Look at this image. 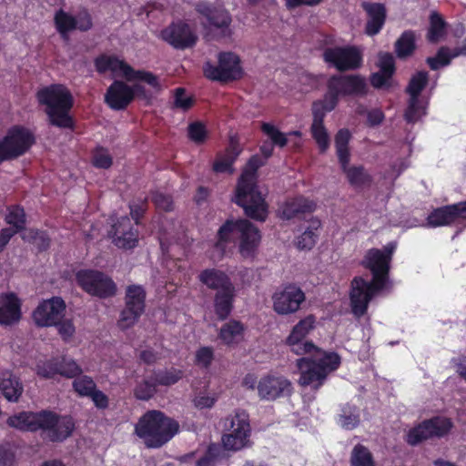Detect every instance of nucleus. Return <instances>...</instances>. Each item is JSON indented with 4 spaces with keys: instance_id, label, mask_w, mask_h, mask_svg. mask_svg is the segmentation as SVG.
<instances>
[{
    "instance_id": "nucleus-35",
    "label": "nucleus",
    "mask_w": 466,
    "mask_h": 466,
    "mask_svg": "<svg viewBox=\"0 0 466 466\" xmlns=\"http://www.w3.org/2000/svg\"><path fill=\"white\" fill-rule=\"evenodd\" d=\"M320 228V220L311 218L309 221V227L305 228L302 235L298 237L297 246L300 250H309L319 239V229Z\"/></svg>"
},
{
    "instance_id": "nucleus-47",
    "label": "nucleus",
    "mask_w": 466,
    "mask_h": 466,
    "mask_svg": "<svg viewBox=\"0 0 466 466\" xmlns=\"http://www.w3.org/2000/svg\"><path fill=\"white\" fill-rule=\"evenodd\" d=\"M73 387L74 390L80 397H85L94 393L96 390H99L96 389L94 380L87 375H78L76 377Z\"/></svg>"
},
{
    "instance_id": "nucleus-25",
    "label": "nucleus",
    "mask_w": 466,
    "mask_h": 466,
    "mask_svg": "<svg viewBox=\"0 0 466 466\" xmlns=\"http://www.w3.org/2000/svg\"><path fill=\"white\" fill-rule=\"evenodd\" d=\"M115 246L125 250L132 249L138 244V230L127 216L120 217L108 231Z\"/></svg>"
},
{
    "instance_id": "nucleus-50",
    "label": "nucleus",
    "mask_w": 466,
    "mask_h": 466,
    "mask_svg": "<svg viewBox=\"0 0 466 466\" xmlns=\"http://www.w3.org/2000/svg\"><path fill=\"white\" fill-rule=\"evenodd\" d=\"M91 164L96 168L107 169L113 165V157L110 156L107 148L97 147L91 156Z\"/></svg>"
},
{
    "instance_id": "nucleus-1",
    "label": "nucleus",
    "mask_w": 466,
    "mask_h": 466,
    "mask_svg": "<svg viewBox=\"0 0 466 466\" xmlns=\"http://www.w3.org/2000/svg\"><path fill=\"white\" fill-rule=\"evenodd\" d=\"M368 94L367 80L361 75L335 74L327 81V92L323 98L315 100L311 106V136L317 143L319 153H325L329 147L328 130L324 127V118L339 105L341 97H364Z\"/></svg>"
},
{
    "instance_id": "nucleus-32",
    "label": "nucleus",
    "mask_w": 466,
    "mask_h": 466,
    "mask_svg": "<svg viewBox=\"0 0 466 466\" xmlns=\"http://www.w3.org/2000/svg\"><path fill=\"white\" fill-rule=\"evenodd\" d=\"M0 390L4 398L10 402H16L23 392L22 383L9 370H0Z\"/></svg>"
},
{
    "instance_id": "nucleus-44",
    "label": "nucleus",
    "mask_w": 466,
    "mask_h": 466,
    "mask_svg": "<svg viewBox=\"0 0 466 466\" xmlns=\"http://www.w3.org/2000/svg\"><path fill=\"white\" fill-rule=\"evenodd\" d=\"M58 365L57 357L40 360L35 364V374L40 379H55L56 375H57Z\"/></svg>"
},
{
    "instance_id": "nucleus-51",
    "label": "nucleus",
    "mask_w": 466,
    "mask_h": 466,
    "mask_svg": "<svg viewBox=\"0 0 466 466\" xmlns=\"http://www.w3.org/2000/svg\"><path fill=\"white\" fill-rule=\"evenodd\" d=\"M173 97V107L184 112L191 109L193 105L196 103V100L192 96H187V90L183 87L174 89Z\"/></svg>"
},
{
    "instance_id": "nucleus-26",
    "label": "nucleus",
    "mask_w": 466,
    "mask_h": 466,
    "mask_svg": "<svg viewBox=\"0 0 466 466\" xmlns=\"http://www.w3.org/2000/svg\"><path fill=\"white\" fill-rule=\"evenodd\" d=\"M459 219H466V201L436 208L427 216V225L436 228L454 224Z\"/></svg>"
},
{
    "instance_id": "nucleus-21",
    "label": "nucleus",
    "mask_w": 466,
    "mask_h": 466,
    "mask_svg": "<svg viewBox=\"0 0 466 466\" xmlns=\"http://www.w3.org/2000/svg\"><path fill=\"white\" fill-rule=\"evenodd\" d=\"M66 302L60 297L44 299L32 312V319L37 327H53L63 319Z\"/></svg>"
},
{
    "instance_id": "nucleus-38",
    "label": "nucleus",
    "mask_w": 466,
    "mask_h": 466,
    "mask_svg": "<svg viewBox=\"0 0 466 466\" xmlns=\"http://www.w3.org/2000/svg\"><path fill=\"white\" fill-rule=\"evenodd\" d=\"M182 370L172 367L169 370H157L154 371L152 380L158 386L170 387L179 381L183 378Z\"/></svg>"
},
{
    "instance_id": "nucleus-8",
    "label": "nucleus",
    "mask_w": 466,
    "mask_h": 466,
    "mask_svg": "<svg viewBox=\"0 0 466 466\" xmlns=\"http://www.w3.org/2000/svg\"><path fill=\"white\" fill-rule=\"evenodd\" d=\"M134 431L147 448L158 449L177 433L178 423L161 410H148L139 417Z\"/></svg>"
},
{
    "instance_id": "nucleus-12",
    "label": "nucleus",
    "mask_w": 466,
    "mask_h": 466,
    "mask_svg": "<svg viewBox=\"0 0 466 466\" xmlns=\"http://www.w3.org/2000/svg\"><path fill=\"white\" fill-rule=\"evenodd\" d=\"M218 64L206 61L202 66L203 76L208 80L229 83L240 80L245 72L242 69L240 56L232 52H219L217 55Z\"/></svg>"
},
{
    "instance_id": "nucleus-24",
    "label": "nucleus",
    "mask_w": 466,
    "mask_h": 466,
    "mask_svg": "<svg viewBox=\"0 0 466 466\" xmlns=\"http://www.w3.org/2000/svg\"><path fill=\"white\" fill-rule=\"evenodd\" d=\"M257 391L261 400H275L289 397L292 392L291 382L283 375L268 374L260 378Z\"/></svg>"
},
{
    "instance_id": "nucleus-59",
    "label": "nucleus",
    "mask_w": 466,
    "mask_h": 466,
    "mask_svg": "<svg viewBox=\"0 0 466 466\" xmlns=\"http://www.w3.org/2000/svg\"><path fill=\"white\" fill-rule=\"evenodd\" d=\"M192 402L198 410L211 409L217 403V396L214 394L198 393L193 398Z\"/></svg>"
},
{
    "instance_id": "nucleus-42",
    "label": "nucleus",
    "mask_w": 466,
    "mask_h": 466,
    "mask_svg": "<svg viewBox=\"0 0 466 466\" xmlns=\"http://www.w3.org/2000/svg\"><path fill=\"white\" fill-rule=\"evenodd\" d=\"M427 84L428 73L424 70L419 71L413 74L410 82H408L406 94L410 95V97H420Z\"/></svg>"
},
{
    "instance_id": "nucleus-60",
    "label": "nucleus",
    "mask_w": 466,
    "mask_h": 466,
    "mask_svg": "<svg viewBox=\"0 0 466 466\" xmlns=\"http://www.w3.org/2000/svg\"><path fill=\"white\" fill-rule=\"evenodd\" d=\"M392 76L393 75L387 73H373L370 76V84L376 89L389 88L391 86Z\"/></svg>"
},
{
    "instance_id": "nucleus-4",
    "label": "nucleus",
    "mask_w": 466,
    "mask_h": 466,
    "mask_svg": "<svg viewBox=\"0 0 466 466\" xmlns=\"http://www.w3.org/2000/svg\"><path fill=\"white\" fill-rule=\"evenodd\" d=\"M266 163L258 155L250 157L244 171L237 180L234 203L244 209V214L251 220L264 222L268 217V204L257 185V171Z\"/></svg>"
},
{
    "instance_id": "nucleus-18",
    "label": "nucleus",
    "mask_w": 466,
    "mask_h": 466,
    "mask_svg": "<svg viewBox=\"0 0 466 466\" xmlns=\"http://www.w3.org/2000/svg\"><path fill=\"white\" fill-rule=\"evenodd\" d=\"M196 11L206 18L205 27L216 39L230 37L232 19L226 9H218L209 3L200 2L196 5Z\"/></svg>"
},
{
    "instance_id": "nucleus-20",
    "label": "nucleus",
    "mask_w": 466,
    "mask_h": 466,
    "mask_svg": "<svg viewBox=\"0 0 466 466\" xmlns=\"http://www.w3.org/2000/svg\"><path fill=\"white\" fill-rule=\"evenodd\" d=\"M305 299L304 291L293 283L285 285L271 296L273 309L279 316H289L299 311Z\"/></svg>"
},
{
    "instance_id": "nucleus-23",
    "label": "nucleus",
    "mask_w": 466,
    "mask_h": 466,
    "mask_svg": "<svg viewBox=\"0 0 466 466\" xmlns=\"http://www.w3.org/2000/svg\"><path fill=\"white\" fill-rule=\"evenodd\" d=\"M165 43L177 50H187L196 46L198 36L187 23L183 21L172 22L161 32Z\"/></svg>"
},
{
    "instance_id": "nucleus-49",
    "label": "nucleus",
    "mask_w": 466,
    "mask_h": 466,
    "mask_svg": "<svg viewBox=\"0 0 466 466\" xmlns=\"http://www.w3.org/2000/svg\"><path fill=\"white\" fill-rule=\"evenodd\" d=\"M27 238H29V242L35 245V248L39 252H45L50 248L51 238L45 230L30 228Z\"/></svg>"
},
{
    "instance_id": "nucleus-3",
    "label": "nucleus",
    "mask_w": 466,
    "mask_h": 466,
    "mask_svg": "<svg viewBox=\"0 0 466 466\" xmlns=\"http://www.w3.org/2000/svg\"><path fill=\"white\" fill-rule=\"evenodd\" d=\"M6 424L20 431H41V437L49 442H63L75 430V421L71 416H61L50 410L21 411L7 418Z\"/></svg>"
},
{
    "instance_id": "nucleus-2",
    "label": "nucleus",
    "mask_w": 466,
    "mask_h": 466,
    "mask_svg": "<svg viewBox=\"0 0 466 466\" xmlns=\"http://www.w3.org/2000/svg\"><path fill=\"white\" fill-rule=\"evenodd\" d=\"M396 243H387L381 249L372 248L367 251L363 259L364 268L371 272L372 279L354 277L350 290V308L354 317L360 319L367 314L369 303L374 296L385 290L389 284V273Z\"/></svg>"
},
{
    "instance_id": "nucleus-34",
    "label": "nucleus",
    "mask_w": 466,
    "mask_h": 466,
    "mask_svg": "<svg viewBox=\"0 0 466 466\" xmlns=\"http://www.w3.org/2000/svg\"><path fill=\"white\" fill-rule=\"evenodd\" d=\"M245 325L235 319H231L221 326L218 338L227 346L238 343L245 333Z\"/></svg>"
},
{
    "instance_id": "nucleus-54",
    "label": "nucleus",
    "mask_w": 466,
    "mask_h": 466,
    "mask_svg": "<svg viewBox=\"0 0 466 466\" xmlns=\"http://www.w3.org/2000/svg\"><path fill=\"white\" fill-rule=\"evenodd\" d=\"M214 360V351L211 346H201L196 351L195 364L202 369H208Z\"/></svg>"
},
{
    "instance_id": "nucleus-33",
    "label": "nucleus",
    "mask_w": 466,
    "mask_h": 466,
    "mask_svg": "<svg viewBox=\"0 0 466 466\" xmlns=\"http://www.w3.org/2000/svg\"><path fill=\"white\" fill-rule=\"evenodd\" d=\"M94 66L98 74L103 75L107 72L117 74L118 72L125 74L130 71V65L124 60L118 59L115 56H108L106 54L99 55L94 59Z\"/></svg>"
},
{
    "instance_id": "nucleus-36",
    "label": "nucleus",
    "mask_w": 466,
    "mask_h": 466,
    "mask_svg": "<svg viewBox=\"0 0 466 466\" xmlns=\"http://www.w3.org/2000/svg\"><path fill=\"white\" fill-rule=\"evenodd\" d=\"M4 221L10 226L9 228L25 231L26 228V213L19 204H12L6 207Z\"/></svg>"
},
{
    "instance_id": "nucleus-41",
    "label": "nucleus",
    "mask_w": 466,
    "mask_h": 466,
    "mask_svg": "<svg viewBox=\"0 0 466 466\" xmlns=\"http://www.w3.org/2000/svg\"><path fill=\"white\" fill-rule=\"evenodd\" d=\"M456 57L452 56V49L442 46L437 49L435 56L426 58V63L431 70H437L442 66H450L451 60Z\"/></svg>"
},
{
    "instance_id": "nucleus-27",
    "label": "nucleus",
    "mask_w": 466,
    "mask_h": 466,
    "mask_svg": "<svg viewBox=\"0 0 466 466\" xmlns=\"http://www.w3.org/2000/svg\"><path fill=\"white\" fill-rule=\"evenodd\" d=\"M105 103L113 110H125L134 101L133 89L123 80H115L105 93Z\"/></svg>"
},
{
    "instance_id": "nucleus-11",
    "label": "nucleus",
    "mask_w": 466,
    "mask_h": 466,
    "mask_svg": "<svg viewBox=\"0 0 466 466\" xmlns=\"http://www.w3.org/2000/svg\"><path fill=\"white\" fill-rule=\"evenodd\" d=\"M225 430L221 442L226 451H238L251 446L249 414L245 410H237L225 420Z\"/></svg>"
},
{
    "instance_id": "nucleus-22",
    "label": "nucleus",
    "mask_w": 466,
    "mask_h": 466,
    "mask_svg": "<svg viewBox=\"0 0 466 466\" xmlns=\"http://www.w3.org/2000/svg\"><path fill=\"white\" fill-rule=\"evenodd\" d=\"M35 144L33 132L22 125H15L7 129L6 135L0 139V145L11 152L16 158L25 155Z\"/></svg>"
},
{
    "instance_id": "nucleus-15",
    "label": "nucleus",
    "mask_w": 466,
    "mask_h": 466,
    "mask_svg": "<svg viewBox=\"0 0 466 466\" xmlns=\"http://www.w3.org/2000/svg\"><path fill=\"white\" fill-rule=\"evenodd\" d=\"M315 328V315H306L291 328L289 335L285 339L286 346L289 347L291 352L299 356L323 351L324 350L315 346L313 341L306 339Z\"/></svg>"
},
{
    "instance_id": "nucleus-28",
    "label": "nucleus",
    "mask_w": 466,
    "mask_h": 466,
    "mask_svg": "<svg viewBox=\"0 0 466 466\" xmlns=\"http://www.w3.org/2000/svg\"><path fill=\"white\" fill-rule=\"evenodd\" d=\"M3 303L0 306V325L12 327L22 319V303L17 295L13 292L2 295Z\"/></svg>"
},
{
    "instance_id": "nucleus-57",
    "label": "nucleus",
    "mask_w": 466,
    "mask_h": 466,
    "mask_svg": "<svg viewBox=\"0 0 466 466\" xmlns=\"http://www.w3.org/2000/svg\"><path fill=\"white\" fill-rule=\"evenodd\" d=\"M54 327H56L61 339L65 342H69L76 332L74 322L70 319H61Z\"/></svg>"
},
{
    "instance_id": "nucleus-43",
    "label": "nucleus",
    "mask_w": 466,
    "mask_h": 466,
    "mask_svg": "<svg viewBox=\"0 0 466 466\" xmlns=\"http://www.w3.org/2000/svg\"><path fill=\"white\" fill-rule=\"evenodd\" d=\"M350 463L351 466H376L372 453L361 444L353 447Z\"/></svg>"
},
{
    "instance_id": "nucleus-14",
    "label": "nucleus",
    "mask_w": 466,
    "mask_h": 466,
    "mask_svg": "<svg viewBox=\"0 0 466 466\" xmlns=\"http://www.w3.org/2000/svg\"><path fill=\"white\" fill-rule=\"evenodd\" d=\"M76 282L84 292L99 299L114 297L117 288L112 278L94 269H80L76 273Z\"/></svg>"
},
{
    "instance_id": "nucleus-13",
    "label": "nucleus",
    "mask_w": 466,
    "mask_h": 466,
    "mask_svg": "<svg viewBox=\"0 0 466 466\" xmlns=\"http://www.w3.org/2000/svg\"><path fill=\"white\" fill-rule=\"evenodd\" d=\"M147 290L138 284H131L125 289L124 308L120 310L117 325L125 330L133 328L143 316L147 308Z\"/></svg>"
},
{
    "instance_id": "nucleus-64",
    "label": "nucleus",
    "mask_w": 466,
    "mask_h": 466,
    "mask_svg": "<svg viewBox=\"0 0 466 466\" xmlns=\"http://www.w3.org/2000/svg\"><path fill=\"white\" fill-rule=\"evenodd\" d=\"M339 422L347 430H353L358 426L359 418L356 415L343 413L339 415Z\"/></svg>"
},
{
    "instance_id": "nucleus-46",
    "label": "nucleus",
    "mask_w": 466,
    "mask_h": 466,
    "mask_svg": "<svg viewBox=\"0 0 466 466\" xmlns=\"http://www.w3.org/2000/svg\"><path fill=\"white\" fill-rule=\"evenodd\" d=\"M58 375L66 379H75L81 375L82 370L77 363L72 360L64 357H58Z\"/></svg>"
},
{
    "instance_id": "nucleus-16",
    "label": "nucleus",
    "mask_w": 466,
    "mask_h": 466,
    "mask_svg": "<svg viewBox=\"0 0 466 466\" xmlns=\"http://www.w3.org/2000/svg\"><path fill=\"white\" fill-rule=\"evenodd\" d=\"M322 57L326 64L339 73L357 70L363 64L362 53L355 46L325 48Z\"/></svg>"
},
{
    "instance_id": "nucleus-56",
    "label": "nucleus",
    "mask_w": 466,
    "mask_h": 466,
    "mask_svg": "<svg viewBox=\"0 0 466 466\" xmlns=\"http://www.w3.org/2000/svg\"><path fill=\"white\" fill-rule=\"evenodd\" d=\"M378 73L394 75L396 73V63L391 53H379Z\"/></svg>"
},
{
    "instance_id": "nucleus-45",
    "label": "nucleus",
    "mask_w": 466,
    "mask_h": 466,
    "mask_svg": "<svg viewBox=\"0 0 466 466\" xmlns=\"http://www.w3.org/2000/svg\"><path fill=\"white\" fill-rule=\"evenodd\" d=\"M221 447L216 443L208 445L206 452L196 461L195 466H217L221 460Z\"/></svg>"
},
{
    "instance_id": "nucleus-9",
    "label": "nucleus",
    "mask_w": 466,
    "mask_h": 466,
    "mask_svg": "<svg viewBox=\"0 0 466 466\" xmlns=\"http://www.w3.org/2000/svg\"><path fill=\"white\" fill-rule=\"evenodd\" d=\"M198 279L208 289L216 291L213 296V311L219 320H227L231 315L237 296L235 284L224 271L216 268H206Z\"/></svg>"
},
{
    "instance_id": "nucleus-31",
    "label": "nucleus",
    "mask_w": 466,
    "mask_h": 466,
    "mask_svg": "<svg viewBox=\"0 0 466 466\" xmlns=\"http://www.w3.org/2000/svg\"><path fill=\"white\" fill-rule=\"evenodd\" d=\"M316 204L313 199L303 196H297L288 199L280 208V216L285 220H291L300 215L310 214L315 211Z\"/></svg>"
},
{
    "instance_id": "nucleus-6",
    "label": "nucleus",
    "mask_w": 466,
    "mask_h": 466,
    "mask_svg": "<svg viewBox=\"0 0 466 466\" xmlns=\"http://www.w3.org/2000/svg\"><path fill=\"white\" fill-rule=\"evenodd\" d=\"M261 235L259 229L245 218L226 219L217 231L215 248L226 251L228 244L239 240V254L244 258H252L259 247Z\"/></svg>"
},
{
    "instance_id": "nucleus-29",
    "label": "nucleus",
    "mask_w": 466,
    "mask_h": 466,
    "mask_svg": "<svg viewBox=\"0 0 466 466\" xmlns=\"http://www.w3.org/2000/svg\"><path fill=\"white\" fill-rule=\"evenodd\" d=\"M362 9L367 14L366 26L364 33L369 36H374L379 34L386 23L387 11L382 4L363 2Z\"/></svg>"
},
{
    "instance_id": "nucleus-30",
    "label": "nucleus",
    "mask_w": 466,
    "mask_h": 466,
    "mask_svg": "<svg viewBox=\"0 0 466 466\" xmlns=\"http://www.w3.org/2000/svg\"><path fill=\"white\" fill-rule=\"evenodd\" d=\"M260 130L270 139V142L265 140L259 147V152L265 160L271 157L272 154L274 153V146L283 148L286 145L289 144V139L287 138L285 133L269 123H262L260 126Z\"/></svg>"
},
{
    "instance_id": "nucleus-40",
    "label": "nucleus",
    "mask_w": 466,
    "mask_h": 466,
    "mask_svg": "<svg viewBox=\"0 0 466 466\" xmlns=\"http://www.w3.org/2000/svg\"><path fill=\"white\" fill-rule=\"evenodd\" d=\"M123 77H125L127 81H143L155 90L161 89V84L159 83L158 77L154 74L143 69L137 70L131 66V71L125 72Z\"/></svg>"
},
{
    "instance_id": "nucleus-17",
    "label": "nucleus",
    "mask_w": 466,
    "mask_h": 466,
    "mask_svg": "<svg viewBox=\"0 0 466 466\" xmlns=\"http://www.w3.org/2000/svg\"><path fill=\"white\" fill-rule=\"evenodd\" d=\"M452 422L446 417L425 420L406 433L405 441L410 446H417L430 438H442L450 433Z\"/></svg>"
},
{
    "instance_id": "nucleus-37",
    "label": "nucleus",
    "mask_w": 466,
    "mask_h": 466,
    "mask_svg": "<svg viewBox=\"0 0 466 466\" xmlns=\"http://www.w3.org/2000/svg\"><path fill=\"white\" fill-rule=\"evenodd\" d=\"M416 50V35L412 30H406L401 33L395 43V53L398 58L406 59L410 57Z\"/></svg>"
},
{
    "instance_id": "nucleus-19",
    "label": "nucleus",
    "mask_w": 466,
    "mask_h": 466,
    "mask_svg": "<svg viewBox=\"0 0 466 466\" xmlns=\"http://www.w3.org/2000/svg\"><path fill=\"white\" fill-rule=\"evenodd\" d=\"M54 25L56 33L66 41L69 39V34L75 30L83 33L90 31L94 26V22H92L91 14L86 8L79 10L76 15L59 9L55 13Z\"/></svg>"
},
{
    "instance_id": "nucleus-5",
    "label": "nucleus",
    "mask_w": 466,
    "mask_h": 466,
    "mask_svg": "<svg viewBox=\"0 0 466 466\" xmlns=\"http://www.w3.org/2000/svg\"><path fill=\"white\" fill-rule=\"evenodd\" d=\"M37 104L45 107L47 123L59 129L76 128L75 117L71 115L75 97L70 89L62 84H51L37 89Z\"/></svg>"
},
{
    "instance_id": "nucleus-62",
    "label": "nucleus",
    "mask_w": 466,
    "mask_h": 466,
    "mask_svg": "<svg viewBox=\"0 0 466 466\" xmlns=\"http://www.w3.org/2000/svg\"><path fill=\"white\" fill-rule=\"evenodd\" d=\"M93 400L94 405L98 410H106L109 406V398L106 394H105L100 390H96L94 393L87 395Z\"/></svg>"
},
{
    "instance_id": "nucleus-55",
    "label": "nucleus",
    "mask_w": 466,
    "mask_h": 466,
    "mask_svg": "<svg viewBox=\"0 0 466 466\" xmlns=\"http://www.w3.org/2000/svg\"><path fill=\"white\" fill-rule=\"evenodd\" d=\"M236 160L233 157H226L222 156V153H218L216 160L212 164V171L216 173H232Z\"/></svg>"
},
{
    "instance_id": "nucleus-63",
    "label": "nucleus",
    "mask_w": 466,
    "mask_h": 466,
    "mask_svg": "<svg viewBox=\"0 0 466 466\" xmlns=\"http://www.w3.org/2000/svg\"><path fill=\"white\" fill-rule=\"evenodd\" d=\"M23 232L11 228H3L0 230V254L6 248V245L10 242L14 235Z\"/></svg>"
},
{
    "instance_id": "nucleus-48",
    "label": "nucleus",
    "mask_w": 466,
    "mask_h": 466,
    "mask_svg": "<svg viewBox=\"0 0 466 466\" xmlns=\"http://www.w3.org/2000/svg\"><path fill=\"white\" fill-rule=\"evenodd\" d=\"M157 386L152 378L144 379L135 386L134 396L140 400H148L153 398Z\"/></svg>"
},
{
    "instance_id": "nucleus-61",
    "label": "nucleus",
    "mask_w": 466,
    "mask_h": 466,
    "mask_svg": "<svg viewBox=\"0 0 466 466\" xmlns=\"http://www.w3.org/2000/svg\"><path fill=\"white\" fill-rule=\"evenodd\" d=\"M155 208L164 212H169L173 209V201L169 196L164 195L161 192H157L152 197Z\"/></svg>"
},
{
    "instance_id": "nucleus-39",
    "label": "nucleus",
    "mask_w": 466,
    "mask_h": 466,
    "mask_svg": "<svg viewBox=\"0 0 466 466\" xmlns=\"http://www.w3.org/2000/svg\"><path fill=\"white\" fill-rule=\"evenodd\" d=\"M446 22L442 19L440 13L432 12L430 16V28L427 31V41L438 43L445 35Z\"/></svg>"
},
{
    "instance_id": "nucleus-53",
    "label": "nucleus",
    "mask_w": 466,
    "mask_h": 466,
    "mask_svg": "<svg viewBox=\"0 0 466 466\" xmlns=\"http://www.w3.org/2000/svg\"><path fill=\"white\" fill-rule=\"evenodd\" d=\"M423 108L420 105V96H410L408 106L405 110V121L408 124H414L421 116Z\"/></svg>"
},
{
    "instance_id": "nucleus-7",
    "label": "nucleus",
    "mask_w": 466,
    "mask_h": 466,
    "mask_svg": "<svg viewBox=\"0 0 466 466\" xmlns=\"http://www.w3.org/2000/svg\"><path fill=\"white\" fill-rule=\"evenodd\" d=\"M313 357H302L297 360L299 372V385L319 391L324 386L329 375L338 370L340 357L334 351L313 352Z\"/></svg>"
},
{
    "instance_id": "nucleus-10",
    "label": "nucleus",
    "mask_w": 466,
    "mask_h": 466,
    "mask_svg": "<svg viewBox=\"0 0 466 466\" xmlns=\"http://www.w3.org/2000/svg\"><path fill=\"white\" fill-rule=\"evenodd\" d=\"M350 132L348 128L339 129L334 137L335 152H337L339 167L347 177L348 183L355 189L369 188L372 185V176L362 166H350Z\"/></svg>"
},
{
    "instance_id": "nucleus-52",
    "label": "nucleus",
    "mask_w": 466,
    "mask_h": 466,
    "mask_svg": "<svg viewBox=\"0 0 466 466\" xmlns=\"http://www.w3.org/2000/svg\"><path fill=\"white\" fill-rule=\"evenodd\" d=\"M187 137L191 141L195 142L196 145L204 144L208 137L206 126L199 121L188 124Z\"/></svg>"
},
{
    "instance_id": "nucleus-58",
    "label": "nucleus",
    "mask_w": 466,
    "mask_h": 466,
    "mask_svg": "<svg viewBox=\"0 0 466 466\" xmlns=\"http://www.w3.org/2000/svg\"><path fill=\"white\" fill-rule=\"evenodd\" d=\"M147 198H137L133 200L131 204H129V212H131V216L133 220L135 221V225H139V220L143 218L145 212H147Z\"/></svg>"
}]
</instances>
